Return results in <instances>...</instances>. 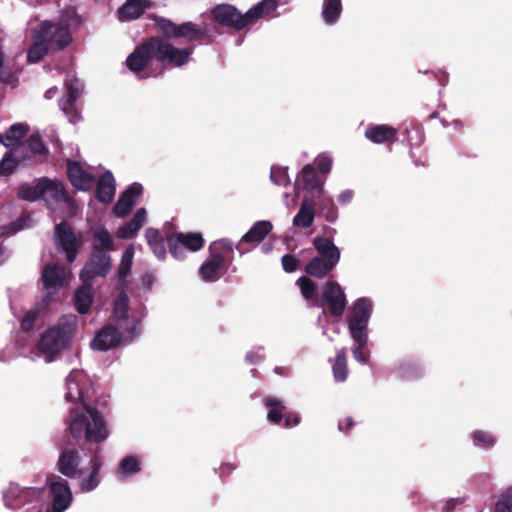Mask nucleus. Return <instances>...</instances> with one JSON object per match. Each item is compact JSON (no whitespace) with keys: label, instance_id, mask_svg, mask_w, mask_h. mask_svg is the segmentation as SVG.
<instances>
[{"label":"nucleus","instance_id":"obj_39","mask_svg":"<svg viewBox=\"0 0 512 512\" xmlns=\"http://www.w3.org/2000/svg\"><path fill=\"white\" fill-rule=\"evenodd\" d=\"M94 239L98 243L93 244L92 248H98L106 252L115 250L113 239L105 228H99L95 230Z\"/></svg>","mask_w":512,"mask_h":512},{"label":"nucleus","instance_id":"obj_33","mask_svg":"<svg viewBox=\"0 0 512 512\" xmlns=\"http://www.w3.org/2000/svg\"><path fill=\"white\" fill-rule=\"evenodd\" d=\"M333 377L337 382H344L348 377L347 348L337 351L332 365Z\"/></svg>","mask_w":512,"mask_h":512},{"label":"nucleus","instance_id":"obj_20","mask_svg":"<svg viewBox=\"0 0 512 512\" xmlns=\"http://www.w3.org/2000/svg\"><path fill=\"white\" fill-rule=\"evenodd\" d=\"M96 198L103 204H109L115 195L114 177L111 172L107 171L100 176L95 190Z\"/></svg>","mask_w":512,"mask_h":512},{"label":"nucleus","instance_id":"obj_46","mask_svg":"<svg viewBox=\"0 0 512 512\" xmlns=\"http://www.w3.org/2000/svg\"><path fill=\"white\" fill-rule=\"evenodd\" d=\"M134 206L135 201H131L121 194L113 207V213L117 217H125L132 211Z\"/></svg>","mask_w":512,"mask_h":512},{"label":"nucleus","instance_id":"obj_61","mask_svg":"<svg viewBox=\"0 0 512 512\" xmlns=\"http://www.w3.org/2000/svg\"><path fill=\"white\" fill-rule=\"evenodd\" d=\"M138 321H134L130 326L124 328V338L131 341L136 336Z\"/></svg>","mask_w":512,"mask_h":512},{"label":"nucleus","instance_id":"obj_15","mask_svg":"<svg viewBox=\"0 0 512 512\" xmlns=\"http://www.w3.org/2000/svg\"><path fill=\"white\" fill-rule=\"evenodd\" d=\"M123 335L114 325H105L95 335L91 347L98 351H107L117 347L122 341Z\"/></svg>","mask_w":512,"mask_h":512},{"label":"nucleus","instance_id":"obj_9","mask_svg":"<svg viewBox=\"0 0 512 512\" xmlns=\"http://www.w3.org/2000/svg\"><path fill=\"white\" fill-rule=\"evenodd\" d=\"M201 233L197 232H171L166 235V243L170 254L177 260L186 257L185 250L196 252L204 246Z\"/></svg>","mask_w":512,"mask_h":512},{"label":"nucleus","instance_id":"obj_64","mask_svg":"<svg viewBox=\"0 0 512 512\" xmlns=\"http://www.w3.org/2000/svg\"><path fill=\"white\" fill-rule=\"evenodd\" d=\"M246 359L247 361H249L250 363L252 364H256L260 361L261 359V356L258 355L257 353H254V352H250L246 355Z\"/></svg>","mask_w":512,"mask_h":512},{"label":"nucleus","instance_id":"obj_60","mask_svg":"<svg viewBox=\"0 0 512 512\" xmlns=\"http://www.w3.org/2000/svg\"><path fill=\"white\" fill-rule=\"evenodd\" d=\"M283 418H284V426L286 428H291V427L297 426L301 421V417L297 413H294V412H289V413L284 414Z\"/></svg>","mask_w":512,"mask_h":512},{"label":"nucleus","instance_id":"obj_18","mask_svg":"<svg viewBox=\"0 0 512 512\" xmlns=\"http://www.w3.org/2000/svg\"><path fill=\"white\" fill-rule=\"evenodd\" d=\"M41 279L46 290L60 288L65 282L64 268L57 263H49L44 267Z\"/></svg>","mask_w":512,"mask_h":512},{"label":"nucleus","instance_id":"obj_45","mask_svg":"<svg viewBox=\"0 0 512 512\" xmlns=\"http://www.w3.org/2000/svg\"><path fill=\"white\" fill-rule=\"evenodd\" d=\"M24 147V144H22ZM25 146L30 150V152L34 155H45L48 153V148L42 141L40 134L34 133L27 140Z\"/></svg>","mask_w":512,"mask_h":512},{"label":"nucleus","instance_id":"obj_48","mask_svg":"<svg viewBox=\"0 0 512 512\" xmlns=\"http://www.w3.org/2000/svg\"><path fill=\"white\" fill-rule=\"evenodd\" d=\"M320 211L328 222H335L338 217L337 207L330 198L322 200Z\"/></svg>","mask_w":512,"mask_h":512},{"label":"nucleus","instance_id":"obj_23","mask_svg":"<svg viewBox=\"0 0 512 512\" xmlns=\"http://www.w3.org/2000/svg\"><path fill=\"white\" fill-rule=\"evenodd\" d=\"M146 220V210L139 208L134 214L133 218L120 226L116 232V236L119 239H130L132 238L143 226Z\"/></svg>","mask_w":512,"mask_h":512},{"label":"nucleus","instance_id":"obj_8","mask_svg":"<svg viewBox=\"0 0 512 512\" xmlns=\"http://www.w3.org/2000/svg\"><path fill=\"white\" fill-rule=\"evenodd\" d=\"M373 310L372 301L369 298H358L351 308L348 316V329L353 340L363 342L367 335V327Z\"/></svg>","mask_w":512,"mask_h":512},{"label":"nucleus","instance_id":"obj_25","mask_svg":"<svg viewBox=\"0 0 512 512\" xmlns=\"http://www.w3.org/2000/svg\"><path fill=\"white\" fill-rule=\"evenodd\" d=\"M338 263L323 257H313L305 266L304 271L315 278L322 279L328 275Z\"/></svg>","mask_w":512,"mask_h":512},{"label":"nucleus","instance_id":"obj_4","mask_svg":"<svg viewBox=\"0 0 512 512\" xmlns=\"http://www.w3.org/2000/svg\"><path fill=\"white\" fill-rule=\"evenodd\" d=\"M210 255L199 269L201 278L206 282L217 281L221 277L222 270H226L225 252L232 253V243L221 240L210 246Z\"/></svg>","mask_w":512,"mask_h":512},{"label":"nucleus","instance_id":"obj_3","mask_svg":"<svg viewBox=\"0 0 512 512\" xmlns=\"http://www.w3.org/2000/svg\"><path fill=\"white\" fill-rule=\"evenodd\" d=\"M35 32L51 49V52L62 51L72 42L70 25L67 20L43 21Z\"/></svg>","mask_w":512,"mask_h":512},{"label":"nucleus","instance_id":"obj_44","mask_svg":"<svg viewBox=\"0 0 512 512\" xmlns=\"http://www.w3.org/2000/svg\"><path fill=\"white\" fill-rule=\"evenodd\" d=\"M301 294L305 300H316L317 286L309 277L302 276L297 281Z\"/></svg>","mask_w":512,"mask_h":512},{"label":"nucleus","instance_id":"obj_58","mask_svg":"<svg viewBox=\"0 0 512 512\" xmlns=\"http://www.w3.org/2000/svg\"><path fill=\"white\" fill-rule=\"evenodd\" d=\"M410 365V363H407L398 367V372L402 378H411L419 375V367H409Z\"/></svg>","mask_w":512,"mask_h":512},{"label":"nucleus","instance_id":"obj_5","mask_svg":"<svg viewBox=\"0 0 512 512\" xmlns=\"http://www.w3.org/2000/svg\"><path fill=\"white\" fill-rule=\"evenodd\" d=\"M43 187V200L49 209L55 210V204L63 203L68 217L77 214L78 204L74 197L69 194L62 181L43 177Z\"/></svg>","mask_w":512,"mask_h":512},{"label":"nucleus","instance_id":"obj_47","mask_svg":"<svg viewBox=\"0 0 512 512\" xmlns=\"http://www.w3.org/2000/svg\"><path fill=\"white\" fill-rule=\"evenodd\" d=\"M472 438L474 444L482 448L492 447L496 443V438L489 432L483 430H476Z\"/></svg>","mask_w":512,"mask_h":512},{"label":"nucleus","instance_id":"obj_57","mask_svg":"<svg viewBox=\"0 0 512 512\" xmlns=\"http://www.w3.org/2000/svg\"><path fill=\"white\" fill-rule=\"evenodd\" d=\"M143 192V187L140 183H133L128 188L123 191L121 194H123L125 197H127L131 201H135V198L140 196Z\"/></svg>","mask_w":512,"mask_h":512},{"label":"nucleus","instance_id":"obj_1","mask_svg":"<svg viewBox=\"0 0 512 512\" xmlns=\"http://www.w3.org/2000/svg\"><path fill=\"white\" fill-rule=\"evenodd\" d=\"M148 17L154 21L161 36H151L137 45L126 58L127 68L140 78L158 77L167 68L185 66L191 58L194 47L178 48L170 39H175L177 25L155 13Z\"/></svg>","mask_w":512,"mask_h":512},{"label":"nucleus","instance_id":"obj_62","mask_svg":"<svg viewBox=\"0 0 512 512\" xmlns=\"http://www.w3.org/2000/svg\"><path fill=\"white\" fill-rule=\"evenodd\" d=\"M353 426H354V421H353L352 417H347L344 420V424L340 423L338 427H339L340 431L348 432Z\"/></svg>","mask_w":512,"mask_h":512},{"label":"nucleus","instance_id":"obj_56","mask_svg":"<svg viewBox=\"0 0 512 512\" xmlns=\"http://www.w3.org/2000/svg\"><path fill=\"white\" fill-rule=\"evenodd\" d=\"M317 168L322 174H327L331 170L332 159L327 155H319L316 158Z\"/></svg>","mask_w":512,"mask_h":512},{"label":"nucleus","instance_id":"obj_42","mask_svg":"<svg viewBox=\"0 0 512 512\" xmlns=\"http://www.w3.org/2000/svg\"><path fill=\"white\" fill-rule=\"evenodd\" d=\"M21 491L16 486H11L4 494V504L9 509H17L24 504Z\"/></svg>","mask_w":512,"mask_h":512},{"label":"nucleus","instance_id":"obj_24","mask_svg":"<svg viewBox=\"0 0 512 512\" xmlns=\"http://www.w3.org/2000/svg\"><path fill=\"white\" fill-rule=\"evenodd\" d=\"M313 246L318 252V257L338 263L340 261V250L331 238L317 236L313 240Z\"/></svg>","mask_w":512,"mask_h":512},{"label":"nucleus","instance_id":"obj_31","mask_svg":"<svg viewBox=\"0 0 512 512\" xmlns=\"http://www.w3.org/2000/svg\"><path fill=\"white\" fill-rule=\"evenodd\" d=\"M277 6L278 3L276 0L260 1L246 12V18L248 19L249 24L254 23L256 20L266 15H269L277 8Z\"/></svg>","mask_w":512,"mask_h":512},{"label":"nucleus","instance_id":"obj_40","mask_svg":"<svg viewBox=\"0 0 512 512\" xmlns=\"http://www.w3.org/2000/svg\"><path fill=\"white\" fill-rule=\"evenodd\" d=\"M140 470L138 458L132 455L124 457L118 467V473L124 476L138 473Z\"/></svg>","mask_w":512,"mask_h":512},{"label":"nucleus","instance_id":"obj_2","mask_svg":"<svg viewBox=\"0 0 512 512\" xmlns=\"http://www.w3.org/2000/svg\"><path fill=\"white\" fill-rule=\"evenodd\" d=\"M67 424L69 438L61 445L57 469L62 475L74 478L78 473L81 457L79 451L72 447L71 441L80 447L88 443L100 444L107 440L110 432L101 412L86 403L81 408L70 409Z\"/></svg>","mask_w":512,"mask_h":512},{"label":"nucleus","instance_id":"obj_14","mask_svg":"<svg viewBox=\"0 0 512 512\" xmlns=\"http://www.w3.org/2000/svg\"><path fill=\"white\" fill-rule=\"evenodd\" d=\"M67 176L71 185L80 191H89L94 184V176L74 160L67 161Z\"/></svg>","mask_w":512,"mask_h":512},{"label":"nucleus","instance_id":"obj_29","mask_svg":"<svg viewBox=\"0 0 512 512\" xmlns=\"http://www.w3.org/2000/svg\"><path fill=\"white\" fill-rule=\"evenodd\" d=\"M148 245L159 260L166 258L165 241L161 232L155 228H148L145 232Z\"/></svg>","mask_w":512,"mask_h":512},{"label":"nucleus","instance_id":"obj_36","mask_svg":"<svg viewBox=\"0 0 512 512\" xmlns=\"http://www.w3.org/2000/svg\"><path fill=\"white\" fill-rule=\"evenodd\" d=\"M27 126L17 123L13 124L3 136H0V143H2L6 147H10L15 145L18 141H20L25 134L27 133Z\"/></svg>","mask_w":512,"mask_h":512},{"label":"nucleus","instance_id":"obj_50","mask_svg":"<svg viewBox=\"0 0 512 512\" xmlns=\"http://www.w3.org/2000/svg\"><path fill=\"white\" fill-rule=\"evenodd\" d=\"M65 87H66V93L63 98H66V99L76 102L82 93V88H81V84H80L79 80L73 79L69 82H66Z\"/></svg>","mask_w":512,"mask_h":512},{"label":"nucleus","instance_id":"obj_43","mask_svg":"<svg viewBox=\"0 0 512 512\" xmlns=\"http://www.w3.org/2000/svg\"><path fill=\"white\" fill-rule=\"evenodd\" d=\"M59 106L63 113L68 117L69 122L75 124L80 120L81 116L75 101L61 98L59 100Z\"/></svg>","mask_w":512,"mask_h":512},{"label":"nucleus","instance_id":"obj_21","mask_svg":"<svg viewBox=\"0 0 512 512\" xmlns=\"http://www.w3.org/2000/svg\"><path fill=\"white\" fill-rule=\"evenodd\" d=\"M315 219V205L312 199L304 198L300 209L293 218V225L297 228H309Z\"/></svg>","mask_w":512,"mask_h":512},{"label":"nucleus","instance_id":"obj_22","mask_svg":"<svg viewBox=\"0 0 512 512\" xmlns=\"http://www.w3.org/2000/svg\"><path fill=\"white\" fill-rule=\"evenodd\" d=\"M273 225L270 221L260 220L253 224V226L241 238V244H258L265 239L271 232Z\"/></svg>","mask_w":512,"mask_h":512},{"label":"nucleus","instance_id":"obj_37","mask_svg":"<svg viewBox=\"0 0 512 512\" xmlns=\"http://www.w3.org/2000/svg\"><path fill=\"white\" fill-rule=\"evenodd\" d=\"M342 12L341 0H324L322 15L326 23L334 24Z\"/></svg>","mask_w":512,"mask_h":512},{"label":"nucleus","instance_id":"obj_51","mask_svg":"<svg viewBox=\"0 0 512 512\" xmlns=\"http://www.w3.org/2000/svg\"><path fill=\"white\" fill-rule=\"evenodd\" d=\"M272 182L279 186H286L289 184V177L286 168H272L270 173Z\"/></svg>","mask_w":512,"mask_h":512},{"label":"nucleus","instance_id":"obj_53","mask_svg":"<svg viewBox=\"0 0 512 512\" xmlns=\"http://www.w3.org/2000/svg\"><path fill=\"white\" fill-rule=\"evenodd\" d=\"M132 256H133V248L129 247L125 250L122 260L118 269V273L120 277H125L127 273L130 271L132 264Z\"/></svg>","mask_w":512,"mask_h":512},{"label":"nucleus","instance_id":"obj_16","mask_svg":"<svg viewBox=\"0 0 512 512\" xmlns=\"http://www.w3.org/2000/svg\"><path fill=\"white\" fill-rule=\"evenodd\" d=\"M398 130L387 124H370L365 137L375 144H392L398 140Z\"/></svg>","mask_w":512,"mask_h":512},{"label":"nucleus","instance_id":"obj_49","mask_svg":"<svg viewBox=\"0 0 512 512\" xmlns=\"http://www.w3.org/2000/svg\"><path fill=\"white\" fill-rule=\"evenodd\" d=\"M67 389L68 391L65 394V399L67 401L72 402L75 400H83V395L79 384L73 380L71 376L67 378Z\"/></svg>","mask_w":512,"mask_h":512},{"label":"nucleus","instance_id":"obj_26","mask_svg":"<svg viewBox=\"0 0 512 512\" xmlns=\"http://www.w3.org/2000/svg\"><path fill=\"white\" fill-rule=\"evenodd\" d=\"M102 465L103 462L101 457L98 455V453H95L89 461L91 471L88 477L84 478L80 483V489L83 492H90L99 485L101 480L99 472L102 468Z\"/></svg>","mask_w":512,"mask_h":512},{"label":"nucleus","instance_id":"obj_10","mask_svg":"<svg viewBox=\"0 0 512 512\" xmlns=\"http://www.w3.org/2000/svg\"><path fill=\"white\" fill-rule=\"evenodd\" d=\"M111 268V257L106 251L92 248L91 256L80 272L83 282H92L96 277H105Z\"/></svg>","mask_w":512,"mask_h":512},{"label":"nucleus","instance_id":"obj_27","mask_svg":"<svg viewBox=\"0 0 512 512\" xmlns=\"http://www.w3.org/2000/svg\"><path fill=\"white\" fill-rule=\"evenodd\" d=\"M93 302L92 282H83V284L75 291L74 306L79 314L89 312Z\"/></svg>","mask_w":512,"mask_h":512},{"label":"nucleus","instance_id":"obj_11","mask_svg":"<svg viewBox=\"0 0 512 512\" xmlns=\"http://www.w3.org/2000/svg\"><path fill=\"white\" fill-rule=\"evenodd\" d=\"M55 240L57 248L64 252L67 261L72 263L76 259L82 239L78 238L71 226L63 221L55 226Z\"/></svg>","mask_w":512,"mask_h":512},{"label":"nucleus","instance_id":"obj_59","mask_svg":"<svg viewBox=\"0 0 512 512\" xmlns=\"http://www.w3.org/2000/svg\"><path fill=\"white\" fill-rule=\"evenodd\" d=\"M12 74L10 70L4 65V55L0 52V81L3 83H10Z\"/></svg>","mask_w":512,"mask_h":512},{"label":"nucleus","instance_id":"obj_54","mask_svg":"<svg viewBox=\"0 0 512 512\" xmlns=\"http://www.w3.org/2000/svg\"><path fill=\"white\" fill-rule=\"evenodd\" d=\"M38 312L36 310H29L21 320L22 330L28 332L33 329L34 324L37 320Z\"/></svg>","mask_w":512,"mask_h":512},{"label":"nucleus","instance_id":"obj_63","mask_svg":"<svg viewBox=\"0 0 512 512\" xmlns=\"http://www.w3.org/2000/svg\"><path fill=\"white\" fill-rule=\"evenodd\" d=\"M353 197V192L351 190H346L344 192H342L339 196H338V200L341 202V203H347V202H350L351 199Z\"/></svg>","mask_w":512,"mask_h":512},{"label":"nucleus","instance_id":"obj_28","mask_svg":"<svg viewBox=\"0 0 512 512\" xmlns=\"http://www.w3.org/2000/svg\"><path fill=\"white\" fill-rule=\"evenodd\" d=\"M207 36L205 29L193 22H184L177 25L175 39H184L186 42L202 41Z\"/></svg>","mask_w":512,"mask_h":512},{"label":"nucleus","instance_id":"obj_55","mask_svg":"<svg viewBox=\"0 0 512 512\" xmlns=\"http://www.w3.org/2000/svg\"><path fill=\"white\" fill-rule=\"evenodd\" d=\"M282 267L285 272L292 273L298 267V260L292 254H285L281 258Z\"/></svg>","mask_w":512,"mask_h":512},{"label":"nucleus","instance_id":"obj_34","mask_svg":"<svg viewBox=\"0 0 512 512\" xmlns=\"http://www.w3.org/2000/svg\"><path fill=\"white\" fill-rule=\"evenodd\" d=\"M301 177L303 187L310 193L322 191L321 183L315 168L311 164H307L302 168Z\"/></svg>","mask_w":512,"mask_h":512},{"label":"nucleus","instance_id":"obj_41","mask_svg":"<svg viewBox=\"0 0 512 512\" xmlns=\"http://www.w3.org/2000/svg\"><path fill=\"white\" fill-rule=\"evenodd\" d=\"M493 512H512V486L506 488L495 502Z\"/></svg>","mask_w":512,"mask_h":512},{"label":"nucleus","instance_id":"obj_12","mask_svg":"<svg viewBox=\"0 0 512 512\" xmlns=\"http://www.w3.org/2000/svg\"><path fill=\"white\" fill-rule=\"evenodd\" d=\"M214 20L222 26L242 30L249 25L246 13L241 12L230 4H219L212 10Z\"/></svg>","mask_w":512,"mask_h":512},{"label":"nucleus","instance_id":"obj_7","mask_svg":"<svg viewBox=\"0 0 512 512\" xmlns=\"http://www.w3.org/2000/svg\"><path fill=\"white\" fill-rule=\"evenodd\" d=\"M71 329L62 324L48 328L40 337L37 347L47 361L54 360L60 351L69 346Z\"/></svg>","mask_w":512,"mask_h":512},{"label":"nucleus","instance_id":"obj_32","mask_svg":"<svg viewBox=\"0 0 512 512\" xmlns=\"http://www.w3.org/2000/svg\"><path fill=\"white\" fill-rule=\"evenodd\" d=\"M48 52H51V49L34 31L33 42L27 51V61L29 63H37L42 60Z\"/></svg>","mask_w":512,"mask_h":512},{"label":"nucleus","instance_id":"obj_30","mask_svg":"<svg viewBox=\"0 0 512 512\" xmlns=\"http://www.w3.org/2000/svg\"><path fill=\"white\" fill-rule=\"evenodd\" d=\"M43 177L38 179L36 185L22 183L17 188V198L27 202L43 199Z\"/></svg>","mask_w":512,"mask_h":512},{"label":"nucleus","instance_id":"obj_6","mask_svg":"<svg viewBox=\"0 0 512 512\" xmlns=\"http://www.w3.org/2000/svg\"><path fill=\"white\" fill-rule=\"evenodd\" d=\"M315 305L333 317H342L347 306L346 294L338 282L327 281Z\"/></svg>","mask_w":512,"mask_h":512},{"label":"nucleus","instance_id":"obj_13","mask_svg":"<svg viewBox=\"0 0 512 512\" xmlns=\"http://www.w3.org/2000/svg\"><path fill=\"white\" fill-rule=\"evenodd\" d=\"M49 493L52 497V512H64L71 504L72 492L68 482L60 477L49 483Z\"/></svg>","mask_w":512,"mask_h":512},{"label":"nucleus","instance_id":"obj_35","mask_svg":"<svg viewBox=\"0 0 512 512\" xmlns=\"http://www.w3.org/2000/svg\"><path fill=\"white\" fill-rule=\"evenodd\" d=\"M264 404L270 408L267 413L268 421L273 424H279L284 417L286 406L280 399L272 396L266 397Z\"/></svg>","mask_w":512,"mask_h":512},{"label":"nucleus","instance_id":"obj_38","mask_svg":"<svg viewBox=\"0 0 512 512\" xmlns=\"http://www.w3.org/2000/svg\"><path fill=\"white\" fill-rule=\"evenodd\" d=\"M128 297L125 292H121L115 300L113 307V317L117 324L122 328L121 322L128 318Z\"/></svg>","mask_w":512,"mask_h":512},{"label":"nucleus","instance_id":"obj_52","mask_svg":"<svg viewBox=\"0 0 512 512\" xmlns=\"http://www.w3.org/2000/svg\"><path fill=\"white\" fill-rule=\"evenodd\" d=\"M354 341L357 344L352 350L354 358L361 363H366L368 361L369 355L364 348L368 342V335H365L363 342L358 340Z\"/></svg>","mask_w":512,"mask_h":512},{"label":"nucleus","instance_id":"obj_19","mask_svg":"<svg viewBox=\"0 0 512 512\" xmlns=\"http://www.w3.org/2000/svg\"><path fill=\"white\" fill-rule=\"evenodd\" d=\"M151 5V0H126L118 9V17L121 21L138 19Z\"/></svg>","mask_w":512,"mask_h":512},{"label":"nucleus","instance_id":"obj_17","mask_svg":"<svg viewBox=\"0 0 512 512\" xmlns=\"http://www.w3.org/2000/svg\"><path fill=\"white\" fill-rule=\"evenodd\" d=\"M25 158L23 145H16L8 150L0 161V176L8 177L12 175Z\"/></svg>","mask_w":512,"mask_h":512}]
</instances>
